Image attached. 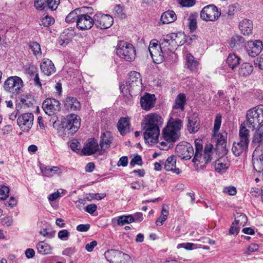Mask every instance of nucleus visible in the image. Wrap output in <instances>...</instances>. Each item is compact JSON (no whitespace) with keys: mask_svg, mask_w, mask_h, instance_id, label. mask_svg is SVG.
I'll use <instances>...</instances> for the list:
<instances>
[{"mask_svg":"<svg viewBox=\"0 0 263 263\" xmlns=\"http://www.w3.org/2000/svg\"><path fill=\"white\" fill-rule=\"evenodd\" d=\"M162 124V118L157 113H150L145 116L142 125L144 130L143 137L146 143L152 145L157 141L160 127Z\"/></svg>","mask_w":263,"mask_h":263,"instance_id":"1","label":"nucleus"},{"mask_svg":"<svg viewBox=\"0 0 263 263\" xmlns=\"http://www.w3.org/2000/svg\"><path fill=\"white\" fill-rule=\"evenodd\" d=\"M124 88L126 92H127L128 90L131 96L136 95V93L140 92L142 90V79L140 73L135 71H131L126 85L120 86V90L122 92Z\"/></svg>","mask_w":263,"mask_h":263,"instance_id":"2","label":"nucleus"},{"mask_svg":"<svg viewBox=\"0 0 263 263\" xmlns=\"http://www.w3.org/2000/svg\"><path fill=\"white\" fill-rule=\"evenodd\" d=\"M263 122V105L249 109L246 115L245 123L251 128H255Z\"/></svg>","mask_w":263,"mask_h":263,"instance_id":"3","label":"nucleus"},{"mask_svg":"<svg viewBox=\"0 0 263 263\" xmlns=\"http://www.w3.org/2000/svg\"><path fill=\"white\" fill-rule=\"evenodd\" d=\"M213 154V145L212 144L205 146L203 153L201 152L195 153L192 161L197 167V170L204 168L206 164L211 161Z\"/></svg>","mask_w":263,"mask_h":263,"instance_id":"4","label":"nucleus"},{"mask_svg":"<svg viewBox=\"0 0 263 263\" xmlns=\"http://www.w3.org/2000/svg\"><path fill=\"white\" fill-rule=\"evenodd\" d=\"M116 53L120 58L128 62L133 61L136 56V51L133 45L124 41L118 43Z\"/></svg>","mask_w":263,"mask_h":263,"instance_id":"5","label":"nucleus"},{"mask_svg":"<svg viewBox=\"0 0 263 263\" xmlns=\"http://www.w3.org/2000/svg\"><path fill=\"white\" fill-rule=\"evenodd\" d=\"M221 123V116L217 115L215 118L213 129L212 140L216 141L217 147H221L224 149L226 147L227 140V133L225 131L217 134L219 130Z\"/></svg>","mask_w":263,"mask_h":263,"instance_id":"6","label":"nucleus"},{"mask_svg":"<svg viewBox=\"0 0 263 263\" xmlns=\"http://www.w3.org/2000/svg\"><path fill=\"white\" fill-rule=\"evenodd\" d=\"M23 81L18 77H9L5 82L4 89L13 94H18L23 86Z\"/></svg>","mask_w":263,"mask_h":263,"instance_id":"7","label":"nucleus"},{"mask_svg":"<svg viewBox=\"0 0 263 263\" xmlns=\"http://www.w3.org/2000/svg\"><path fill=\"white\" fill-rule=\"evenodd\" d=\"M221 14L217 7L210 5L204 7L200 12L201 18L206 22L216 21Z\"/></svg>","mask_w":263,"mask_h":263,"instance_id":"8","label":"nucleus"},{"mask_svg":"<svg viewBox=\"0 0 263 263\" xmlns=\"http://www.w3.org/2000/svg\"><path fill=\"white\" fill-rule=\"evenodd\" d=\"M62 125L65 130H69L70 133L73 134L80 127V118L75 114H69L67 116Z\"/></svg>","mask_w":263,"mask_h":263,"instance_id":"9","label":"nucleus"},{"mask_svg":"<svg viewBox=\"0 0 263 263\" xmlns=\"http://www.w3.org/2000/svg\"><path fill=\"white\" fill-rule=\"evenodd\" d=\"M113 22L112 17L109 14L97 13L95 15V25L98 28L107 29L111 26Z\"/></svg>","mask_w":263,"mask_h":263,"instance_id":"10","label":"nucleus"},{"mask_svg":"<svg viewBox=\"0 0 263 263\" xmlns=\"http://www.w3.org/2000/svg\"><path fill=\"white\" fill-rule=\"evenodd\" d=\"M176 152L182 159L189 160L194 155V149L190 143L182 142L177 145Z\"/></svg>","mask_w":263,"mask_h":263,"instance_id":"11","label":"nucleus"},{"mask_svg":"<svg viewBox=\"0 0 263 263\" xmlns=\"http://www.w3.org/2000/svg\"><path fill=\"white\" fill-rule=\"evenodd\" d=\"M156 40L151 41L148 47V50L153 61L155 63H159L162 62L164 60V54L161 50L159 44Z\"/></svg>","mask_w":263,"mask_h":263,"instance_id":"12","label":"nucleus"},{"mask_svg":"<svg viewBox=\"0 0 263 263\" xmlns=\"http://www.w3.org/2000/svg\"><path fill=\"white\" fill-rule=\"evenodd\" d=\"M33 120L34 116L32 113H25L17 118V123L23 132H28L32 126Z\"/></svg>","mask_w":263,"mask_h":263,"instance_id":"13","label":"nucleus"},{"mask_svg":"<svg viewBox=\"0 0 263 263\" xmlns=\"http://www.w3.org/2000/svg\"><path fill=\"white\" fill-rule=\"evenodd\" d=\"M60 105L61 104L58 100L55 99L48 98L43 102L42 108L47 115L51 116L59 111Z\"/></svg>","mask_w":263,"mask_h":263,"instance_id":"14","label":"nucleus"},{"mask_svg":"<svg viewBox=\"0 0 263 263\" xmlns=\"http://www.w3.org/2000/svg\"><path fill=\"white\" fill-rule=\"evenodd\" d=\"M95 25V15L93 18L86 14H80L77 20V26L81 30L90 29Z\"/></svg>","mask_w":263,"mask_h":263,"instance_id":"15","label":"nucleus"},{"mask_svg":"<svg viewBox=\"0 0 263 263\" xmlns=\"http://www.w3.org/2000/svg\"><path fill=\"white\" fill-rule=\"evenodd\" d=\"M99 149L100 147L97 140L90 138L85 143L82 152L85 155L90 156L98 152Z\"/></svg>","mask_w":263,"mask_h":263,"instance_id":"16","label":"nucleus"},{"mask_svg":"<svg viewBox=\"0 0 263 263\" xmlns=\"http://www.w3.org/2000/svg\"><path fill=\"white\" fill-rule=\"evenodd\" d=\"M248 54L252 57L258 55L262 49V42L259 40L255 41H249L246 46Z\"/></svg>","mask_w":263,"mask_h":263,"instance_id":"17","label":"nucleus"},{"mask_svg":"<svg viewBox=\"0 0 263 263\" xmlns=\"http://www.w3.org/2000/svg\"><path fill=\"white\" fill-rule=\"evenodd\" d=\"M65 108L69 111H76L81 108L80 102L75 97L67 96L64 101Z\"/></svg>","mask_w":263,"mask_h":263,"instance_id":"18","label":"nucleus"},{"mask_svg":"<svg viewBox=\"0 0 263 263\" xmlns=\"http://www.w3.org/2000/svg\"><path fill=\"white\" fill-rule=\"evenodd\" d=\"M155 102V96L148 93L141 97L140 99L141 106L145 110H149L151 108L153 107Z\"/></svg>","mask_w":263,"mask_h":263,"instance_id":"19","label":"nucleus"},{"mask_svg":"<svg viewBox=\"0 0 263 263\" xmlns=\"http://www.w3.org/2000/svg\"><path fill=\"white\" fill-rule=\"evenodd\" d=\"M185 66L193 73H197L199 66V62L195 60L194 57L190 53L186 51L184 52Z\"/></svg>","mask_w":263,"mask_h":263,"instance_id":"20","label":"nucleus"},{"mask_svg":"<svg viewBox=\"0 0 263 263\" xmlns=\"http://www.w3.org/2000/svg\"><path fill=\"white\" fill-rule=\"evenodd\" d=\"M159 45L160 50L162 51L163 54L168 53L172 51V49L171 48V46H173V44L172 41L171 34L163 35L160 40Z\"/></svg>","mask_w":263,"mask_h":263,"instance_id":"21","label":"nucleus"},{"mask_svg":"<svg viewBox=\"0 0 263 263\" xmlns=\"http://www.w3.org/2000/svg\"><path fill=\"white\" fill-rule=\"evenodd\" d=\"M41 71L46 76H50L55 71L52 62L48 59H44L40 64Z\"/></svg>","mask_w":263,"mask_h":263,"instance_id":"22","label":"nucleus"},{"mask_svg":"<svg viewBox=\"0 0 263 263\" xmlns=\"http://www.w3.org/2000/svg\"><path fill=\"white\" fill-rule=\"evenodd\" d=\"M123 252L114 249L107 250L104 253L106 259L110 263L120 262V257L123 256Z\"/></svg>","mask_w":263,"mask_h":263,"instance_id":"23","label":"nucleus"},{"mask_svg":"<svg viewBox=\"0 0 263 263\" xmlns=\"http://www.w3.org/2000/svg\"><path fill=\"white\" fill-rule=\"evenodd\" d=\"M40 168L43 176L48 177L59 175L62 173L61 169L58 166L42 165Z\"/></svg>","mask_w":263,"mask_h":263,"instance_id":"24","label":"nucleus"},{"mask_svg":"<svg viewBox=\"0 0 263 263\" xmlns=\"http://www.w3.org/2000/svg\"><path fill=\"white\" fill-rule=\"evenodd\" d=\"M176 158L175 156H171L166 159L164 168L166 171H172L174 173L179 175L181 173V171L179 168L176 167Z\"/></svg>","mask_w":263,"mask_h":263,"instance_id":"25","label":"nucleus"},{"mask_svg":"<svg viewBox=\"0 0 263 263\" xmlns=\"http://www.w3.org/2000/svg\"><path fill=\"white\" fill-rule=\"evenodd\" d=\"M112 140L110 132L106 131L103 133L101 136L100 146L101 150L105 151L108 148Z\"/></svg>","mask_w":263,"mask_h":263,"instance_id":"26","label":"nucleus"},{"mask_svg":"<svg viewBox=\"0 0 263 263\" xmlns=\"http://www.w3.org/2000/svg\"><path fill=\"white\" fill-rule=\"evenodd\" d=\"M186 101V98L185 95L183 93H179L175 98V102L173 106V110H180L181 111H184Z\"/></svg>","mask_w":263,"mask_h":263,"instance_id":"27","label":"nucleus"},{"mask_svg":"<svg viewBox=\"0 0 263 263\" xmlns=\"http://www.w3.org/2000/svg\"><path fill=\"white\" fill-rule=\"evenodd\" d=\"M163 138L165 141L173 143L178 140L179 135L178 133L171 129V128L166 127L163 130Z\"/></svg>","mask_w":263,"mask_h":263,"instance_id":"28","label":"nucleus"},{"mask_svg":"<svg viewBox=\"0 0 263 263\" xmlns=\"http://www.w3.org/2000/svg\"><path fill=\"white\" fill-rule=\"evenodd\" d=\"M188 130L190 133H195L199 129V118L195 115H192L188 118Z\"/></svg>","mask_w":263,"mask_h":263,"instance_id":"29","label":"nucleus"},{"mask_svg":"<svg viewBox=\"0 0 263 263\" xmlns=\"http://www.w3.org/2000/svg\"><path fill=\"white\" fill-rule=\"evenodd\" d=\"M239 27L244 35H248L252 33L253 29L252 22L248 19L242 20L239 23Z\"/></svg>","mask_w":263,"mask_h":263,"instance_id":"30","label":"nucleus"},{"mask_svg":"<svg viewBox=\"0 0 263 263\" xmlns=\"http://www.w3.org/2000/svg\"><path fill=\"white\" fill-rule=\"evenodd\" d=\"M248 143L239 140L233 143L232 151L236 156H239L248 149Z\"/></svg>","mask_w":263,"mask_h":263,"instance_id":"31","label":"nucleus"},{"mask_svg":"<svg viewBox=\"0 0 263 263\" xmlns=\"http://www.w3.org/2000/svg\"><path fill=\"white\" fill-rule=\"evenodd\" d=\"M247 125L245 122L241 124L239 130L240 141L249 144L250 137V130L247 128Z\"/></svg>","mask_w":263,"mask_h":263,"instance_id":"32","label":"nucleus"},{"mask_svg":"<svg viewBox=\"0 0 263 263\" xmlns=\"http://www.w3.org/2000/svg\"><path fill=\"white\" fill-rule=\"evenodd\" d=\"M118 129L122 135L129 131V120L126 118H121L118 121Z\"/></svg>","mask_w":263,"mask_h":263,"instance_id":"33","label":"nucleus"},{"mask_svg":"<svg viewBox=\"0 0 263 263\" xmlns=\"http://www.w3.org/2000/svg\"><path fill=\"white\" fill-rule=\"evenodd\" d=\"M177 19V16L173 11H166L163 13L161 21L163 24H169L174 22Z\"/></svg>","mask_w":263,"mask_h":263,"instance_id":"34","label":"nucleus"},{"mask_svg":"<svg viewBox=\"0 0 263 263\" xmlns=\"http://www.w3.org/2000/svg\"><path fill=\"white\" fill-rule=\"evenodd\" d=\"M171 34L173 46H181L185 43V35L183 33L178 32L177 33H172Z\"/></svg>","mask_w":263,"mask_h":263,"instance_id":"35","label":"nucleus"},{"mask_svg":"<svg viewBox=\"0 0 263 263\" xmlns=\"http://www.w3.org/2000/svg\"><path fill=\"white\" fill-rule=\"evenodd\" d=\"M36 249L39 253L42 255H47L51 252V247L44 241H40L36 245Z\"/></svg>","mask_w":263,"mask_h":263,"instance_id":"36","label":"nucleus"},{"mask_svg":"<svg viewBox=\"0 0 263 263\" xmlns=\"http://www.w3.org/2000/svg\"><path fill=\"white\" fill-rule=\"evenodd\" d=\"M253 143L258 145L263 144V124L255 131L253 135Z\"/></svg>","mask_w":263,"mask_h":263,"instance_id":"37","label":"nucleus"},{"mask_svg":"<svg viewBox=\"0 0 263 263\" xmlns=\"http://www.w3.org/2000/svg\"><path fill=\"white\" fill-rule=\"evenodd\" d=\"M116 220L117 224L122 226L126 223H130L134 222L132 215H122L114 218L112 220Z\"/></svg>","mask_w":263,"mask_h":263,"instance_id":"38","label":"nucleus"},{"mask_svg":"<svg viewBox=\"0 0 263 263\" xmlns=\"http://www.w3.org/2000/svg\"><path fill=\"white\" fill-rule=\"evenodd\" d=\"M168 213L169 212L167 209V206L165 205H163L161 215L156 221V225L158 226H162L164 222L167 219Z\"/></svg>","mask_w":263,"mask_h":263,"instance_id":"39","label":"nucleus"},{"mask_svg":"<svg viewBox=\"0 0 263 263\" xmlns=\"http://www.w3.org/2000/svg\"><path fill=\"white\" fill-rule=\"evenodd\" d=\"M240 59L234 54H230L227 58V63L232 69L239 64Z\"/></svg>","mask_w":263,"mask_h":263,"instance_id":"40","label":"nucleus"},{"mask_svg":"<svg viewBox=\"0 0 263 263\" xmlns=\"http://www.w3.org/2000/svg\"><path fill=\"white\" fill-rule=\"evenodd\" d=\"M253 70V67L252 64L249 63H245L241 65L239 69V73L240 75L246 76L250 74Z\"/></svg>","mask_w":263,"mask_h":263,"instance_id":"41","label":"nucleus"},{"mask_svg":"<svg viewBox=\"0 0 263 263\" xmlns=\"http://www.w3.org/2000/svg\"><path fill=\"white\" fill-rule=\"evenodd\" d=\"M198 14L197 13L191 14L187 18L188 25L191 31H195L197 27V20L198 18Z\"/></svg>","mask_w":263,"mask_h":263,"instance_id":"42","label":"nucleus"},{"mask_svg":"<svg viewBox=\"0 0 263 263\" xmlns=\"http://www.w3.org/2000/svg\"><path fill=\"white\" fill-rule=\"evenodd\" d=\"M247 220L248 218L246 215L237 213L235 216L234 223L241 228V227H243L246 224Z\"/></svg>","mask_w":263,"mask_h":263,"instance_id":"43","label":"nucleus"},{"mask_svg":"<svg viewBox=\"0 0 263 263\" xmlns=\"http://www.w3.org/2000/svg\"><path fill=\"white\" fill-rule=\"evenodd\" d=\"M244 42L245 40L242 36L236 35L231 38L230 43V46L231 48L233 49L234 48H236Z\"/></svg>","mask_w":263,"mask_h":263,"instance_id":"44","label":"nucleus"},{"mask_svg":"<svg viewBox=\"0 0 263 263\" xmlns=\"http://www.w3.org/2000/svg\"><path fill=\"white\" fill-rule=\"evenodd\" d=\"M80 14V10H78V8H77L67 15L66 17L65 21L69 23L74 22L76 20H77Z\"/></svg>","mask_w":263,"mask_h":263,"instance_id":"45","label":"nucleus"},{"mask_svg":"<svg viewBox=\"0 0 263 263\" xmlns=\"http://www.w3.org/2000/svg\"><path fill=\"white\" fill-rule=\"evenodd\" d=\"M181 126L182 122L180 120L178 119L172 122H170L166 127H170L171 129L178 133V132L180 129Z\"/></svg>","mask_w":263,"mask_h":263,"instance_id":"46","label":"nucleus"},{"mask_svg":"<svg viewBox=\"0 0 263 263\" xmlns=\"http://www.w3.org/2000/svg\"><path fill=\"white\" fill-rule=\"evenodd\" d=\"M228 168L226 163H224L220 160H218L215 162V169L218 173H222Z\"/></svg>","mask_w":263,"mask_h":263,"instance_id":"47","label":"nucleus"},{"mask_svg":"<svg viewBox=\"0 0 263 263\" xmlns=\"http://www.w3.org/2000/svg\"><path fill=\"white\" fill-rule=\"evenodd\" d=\"M54 19L51 16L46 15L41 20V23L43 25L46 27H49L54 23Z\"/></svg>","mask_w":263,"mask_h":263,"instance_id":"48","label":"nucleus"},{"mask_svg":"<svg viewBox=\"0 0 263 263\" xmlns=\"http://www.w3.org/2000/svg\"><path fill=\"white\" fill-rule=\"evenodd\" d=\"M30 76L31 77V79L33 81L34 84L36 86H37L40 88H42V83L40 81V79L39 78V75L38 73H34L33 71H30Z\"/></svg>","mask_w":263,"mask_h":263,"instance_id":"49","label":"nucleus"},{"mask_svg":"<svg viewBox=\"0 0 263 263\" xmlns=\"http://www.w3.org/2000/svg\"><path fill=\"white\" fill-rule=\"evenodd\" d=\"M65 192L66 191H64L62 189L58 190L56 192L53 193L51 194H50L48 197V199L49 201H54L57 199L61 197V195L62 194H65Z\"/></svg>","mask_w":263,"mask_h":263,"instance_id":"50","label":"nucleus"},{"mask_svg":"<svg viewBox=\"0 0 263 263\" xmlns=\"http://www.w3.org/2000/svg\"><path fill=\"white\" fill-rule=\"evenodd\" d=\"M60 0H46V5L51 10H55L58 7Z\"/></svg>","mask_w":263,"mask_h":263,"instance_id":"51","label":"nucleus"},{"mask_svg":"<svg viewBox=\"0 0 263 263\" xmlns=\"http://www.w3.org/2000/svg\"><path fill=\"white\" fill-rule=\"evenodd\" d=\"M30 47L34 55L39 54L41 52L40 45L36 42L30 43Z\"/></svg>","mask_w":263,"mask_h":263,"instance_id":"52","label":"nucleus"},{"mask_svg":"<svg viewBox=\"0 0 263 263\" xmlns=\"http://www.w3.org/2000/svg\"><path fill=\"white\" fill-rule=\"evenodd\" d=\"M259 160L260 162H259L258 159L256 161L254 160H253L254 167L256 171L258 172L262 169L263 166V154L260 156Z\"/></svg>","mask_w":263,"mask_h":263,"instance_id":"53","label":"nucleus"},{"mask_svg":"<svg viewBox=\"0 0 263 263\" xmlns=\"http://www.w3.org/2000/svg\"><path fill=\"white\" fill-rule=\"evenodd\" d=\"M9 189L6 186H2L0 188V200H5L8 196Z\"/></svg>","mask_w":263,"mask_h":263,"instance_id":"54","label":"nucleus"},{"mask_svg":"<svg viewBox=\"0 0 263 263\" xmlns=\"http://www.w3.org/2000/svg\"><path fill=\"white\" fill-rule=\"evenodd\" d=\"M69 232L65 229L62 230L58 232V237L62 240H67L69 237Z\"/></svg>","mask_w":263,"mask_h":263,"instance_id":"55","label":"nucleus"},{"mask_svg":"<svg viewBox=\"0 0 263 263\" xmlns=\"http://www.w3.org/2000/svg\"><path fill=\"white\" fill-rule=\"evenodd\" d=\"M183 248L187 250H192L197 248L196 245L193 243L186 242L178 245L177 248Z\"/></svg>","mask_w":263,"mask_h":263,"instance_id":"56","label":"nucleus"},{"mask_svg":"<svg viewBox=\"0 0 263 263\" xmlns=\"http://www.w3.org/2000/svg\"><path fill=\"white\" fill-rule=\"evenodd\" d=\"M155 143H158V147H159V148L162 150H167L170 147L171 145V142L168 141H162L159 142L158 140Z\"/></svg>","mask_w":263,"mask_h":263,"instance_id":"57","label":"nucleus"},{"mask_svg":"<svg viewBox=\"0 0 263 263\" xmlns=\"http://www.w3.org/2000/svg\"><path fill=\"white\" fill-rule=\"evenodd\" d=\"M142 164V160L141 157L138 155H136L131 160L130 162V165L131 166H134L136 164L141 165Z\"/></svg>","mask_w":263,"mask_h":263,"instance_id":"58","label":"nucleus"},{"mask_svg":"<svg viewBox=\"0 0 263 263\" xmlns=\"http://www.w3.org/2000/svg\"><path fill=\"white\" fill-rule=\"evenodd\" d=\"M45 4H46V0H35L34 7L36 9L42 10L44 9Z\"/></svg>","mask_w":263,"mask_h":263,"instance_id":"59","label":"nucleus"},{"mask_svg":"<svg viewBox=\"0 0 263 263\" xmlns=\"http://www.w3.org/2000/svg\"><path fill=\"white\" fill-rule=\"evenodd\" d=\"M78 10H80V14H86L87 15L92 14L93 11V9L89 7H82L78 8Z\"/></svg>","mask_w":263,"mask_h":263,"instance_id":"60","label":"nucleus"},{"mask_svg":"<svg viewBox=\"0 0 263 263\" xmlns=\"http://www.w3.org/2000/svg\"><path fill=\"white\" fill-rule=\"evenodd\" d=\"M179 3L183 7H190L195 5V0H179Z\"/></svg>","mask_w":263,"mask_h":263,"instance_id":"61","label":"nucleus"},{"mask_svg":"<svg viewBox=\"0 0 263 263\" xmlns=\"http://www.w3.org/2000/svg\"><path fill=\"white\" fill-rule=\"evenodd\" d=\"M195 153L202 152V141L201 139H196L195 140Z\"/></svg>","mask_w":263,"mask_h":263,"instance_id":"62","label":"nucleus"},{"mask_svg":"<svg viewBox=\"0 0 263 263\" xmlns=\"http://www.w3.org/2000/svg\"><path fill=\"white\" fill-rule=\"evenodd\" d=\"M254 64L256 67L263 69V54L254 60Z\"/></svg>","mask_w":263,"mask_h":263,"instance_id":"63","label":"nucleus"},{"mask_svg":"<svg viewBox=\"0 0 263 263\" xmlns=\"http://www.w3.org/2000/svg\"><path fill=\"white\" fill-rule=\"evenodd\" d=\"M123 256L120 257L119 263H133L130 257L128 254L123 253Z\"/></svg>","mask_w":263,"mask_h":263,"instance_id":"64","label":"nucleus"}]
</instances>
